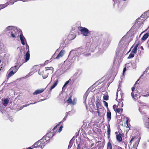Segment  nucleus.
Segmentation results:
<instances>
[{
	"mask_svg": "<svg viewBox=\"0 0 149 149\" xmlns=\"http://www.w3.org/2000/svg\"><path fill=\"white\" fill-rule=\"evenodd\" d=\"M19 38L22 44L24 45L25 44V41L26 42V41L22 33L19 35Z\"/></svg>",
	"mask_w": 149,
	"mask_h": 149,
	"instance_id": "8",
	"label": "nucleus"
},
{
	"mask_svg": "<svg viewBox=\"0 0 149 149\" xmlns=\"http://www.w3.org/2000/svg\"><path fill=\"white\" fill-rule=\"evenodd\" d=\"M141 48L142 49H143V48L142 46H141Z\"/></svg>",
	"mask_w": 149,
	"mask_h": 149,
	"instance_id": "60",
	"label": "nucleus"
},
{
	"mask_svg": "<svg viewBox=\"0 0 149 149\" xmlns=\"http://www.w3.org/2000/svg\"><path fill=\"white\" fill-rule=\"evenodd\" d=\"M88 91H87L84 96L83 99L84 100V103L85 104H86V98L88 95Z\"/></svg>",
	"mask_w": 149,
	"mask_h": 149,
	"instance_id": "13",
	"label": "nucleus"
},
{
	"mask_svg": "<svg viewBox=\"0 0 149 149\" xmlns=\"http://www.w3.org/2000/svg\"><path fill=\"white\" fill-rule=\"evenodd\" d=\"M70 79L68 81H67L65 84V85H67L69 82L70 81Z\"/></svg>",
	"mask_w": 149,
	"mask_h": 149,
	"instance_id": "44",
	"label": "nucleus"
},
{
	"mask_svg": "<svg viewBox=\"0 0 149 149\" xmlns=\"http://www.w3.org/2000/svg\"><path fill=\"white\" fill-rule=\"evenodd\" d=\"M107 117L108 120L109 121L111 119V113L109 110H107Z\"/></svg>",
	"mask_w": 149,
	"mask_h": 149,
	"instance_id": "14",
	"label": "nucleus"
},
{
	"mask_svg": "<svg viewBox=\"0 0 149 149\" xmlns=\"http://www.w3.org/2000/svg\"><path fill=\"white\" fill-rule=\"evenodd\" d=\"M140 18H141L140 17V18H138V19H137L136 20V23L138 22H139V20L140 19Z\"/></svg>",
	"mask_w": 149,
	"mask_h": 149,
	"instance_id": "49",
	"label": "nucleus"
},
{
	"mask_svg": "<svg viewBox=\"0 0 149 149\" xmlns=\"http://www.w3.org/2000/svg\"><path fill=\"white\" fill-rule=\"evenodd\" d=\"M120 108L117 109L116 111L118 113H121L122 112L123 110V109L122 108Z\"/></svg>",
	"mask_w": 149,
	"mask_h": 149,
	"instance_id": "28",
	"label": "nucleus"
},
{
	"mask_svg": "<svg viewBox=\"0 0 149 149\" xmlns=\"http://www.w3.org/2000/svg\"><path fill=\"white\" fill-rule=\"evenodd\" d=\"M25 62H27L30 58L29 52H27L25 55Z\"/></svg>",
	"mask_w": 149,
	"mask_h": 149,
	"instance_id": "18",
	"label": "nucleus"
},
{
	"mask_svg": "<svg viewBox=\"0 0 149 149\" xmlns=\"http://www.w3.org/2000/svg\"><path fill=\"white\" fill-rule=\"evenodd\" d=\"M129 45V43L123 37L119 43V47L120 48H123L124 49H126Z\"/></svg>",
	"mask_w": 149,
	"mask_h": 149,
	"instance_id": "4",
	"label": "nucleus"
},
{
	"mask_svg": "<svg viewBox=\"0 0 149 149\" xmlns=\"http://www.w3.org/2000/svg\"><path fill=\"white\" fill-rule=\"evenodd\" d=\"M67 102L69 104H71L73 105L75 104L76 103L74 100H73V101H72L71 97H70L67 100Z\"/></svg>",
	"mask_w": 149,
	"mask_h": 149,
	"instance_id": "12",
	"label": "nucleus"
},
{
	"mask_svg": "<svg viewBox=\"0 0 149 149\" xmlns=\"http://www.w3.org/2000/svg\"><path fill=\"white\" fill-rule=\"evenodd\" d=\"M59 125H58L56 126L53 129V130H55L56 128H57V127Z\"/></svg>",
	"mask_w": 149,
	"mask_h": 149,
	"instance_id": "48",
	"label": "nucleus"
},
{
	"mask_svg": "<svg viewBox=\"0 0 149 149\" xmlns=\"http://www.w3.org/2000/svg\"><path fill=\"white\" fill-rule=\"evenodd\" d=\"M97 113H98V115L99 116V114H100L99 112V111H98Z\"/></svg>",
	"mask_w": 149,
	"mask_h": 149,
	"instance_id": "61",
	"label": "nucleus"
},
{
	"mask_svg": "<svg viewBox=\"0 0 149 149\" xmlns=\"http://www.w3.org/2000/svg\"><path fill=\"white\" fill-rule=\"evenodd\" d=\"M122 94H121V91L118 89L117 90L116 95L117 96L116 100L118 102V107H122L123 105L122 100Z\"/></svg>",
	"mask_w": 149,
	"mask_h": 149,
	"instance_id": "3",
	"label": "nucleus"
},
{
	"mask_svg": "<svg viewBox=\"0 0 149 149\" xmlns=\"http://www.w3.org/2000/svg\"><path fill=\"white\" fill-rule=\"evenodd\" d=\"M137 49L136 47H134L132 51V52L134 54H135L136 52Z\"/></svg>",
	"mask_w": 149,
	"mask_h": 149,
	"instance_id": "35",
	"label": "nucleus"
},
{
	"mask_svg": "<svg viewBox=\"0 0 149 149\" xmlns=\"http://www.w3.org/2000/svg\"><path fill=\"white\" fill-rule=\"evenodd\" d=\"M134 54L131 53L128 57V58H133L134 56Z\"/></svg>",
	"mask_w": 149,
	"mask_h": 149,
	"instance_id": "34",
	"label": "nucleus"
},
{
	"mask_svg": "<svg viewBox=\"0 0 149 149\" xmlns=\"http://www.w3.org/2000/svg\"><path fill=\"white\" fill-rule=\"evenodd\" d=\"M65 52V50H62L61 51L57 56L56 57V58L58 59L62 57L64 55Z\"/></svg>",
	"mask_w": 149,
	"mask_h": 149,
	"instance_id": "9",
	"label": "nucleus"
},
{
	"mask_svg": "<svg viewBox=\"0 0 149 149\" xmlns=\"http://www.w3.org/2000/svg\"><path fill=\"white\" fill-rule=\"evenodd\" d=\"M3 44L2 43H0V54L1 53V51L3 49Z\"/></svg>",
	"mask_w": 149,
	"mask_h": 149,
	"instance_id": "36",
	"label": "nucleus"
},
{
	"mask_svg": "<svg viewBox=\"0 0 149 149\" xmlns=\"http://www.w3.org/2000/svg\"><path fill=\"white\" fill-rule=\"evenodd\" d=\"M116 138L117 141L118 142H121L122 140L121 134L120 133L116 135Z\"/></svg>",
	"mask_w": 149,
	"mask_h": 149,
	"instance_id": "11",
	"label": "nucleus"
},
{
	"mask_svg": "<svg viewBox=\"0 0 149 149\" xmlns=\"http://www.w3.org/2000/svg\"><path fill=\"white\" fill-rule=\"evenodd\" d=\"M4 32L8 33H10L12 38H16L19 36V33H22L20 30H19L15 27L13 26H8L4 30Z\"/></svg>",
	"mask_w": 149,
	"mask_h": 149,
	"instance_id": "1",
	"label": "nucleus"
},
{
	"mask_svg": "<svg viewBox=\"0 0 149 149\" xmlns=\"http://www.w3.org/2000/svg\"><path fill=\"white\" fill-rule=\"evenodd\" d=\"M107 149H112V146L111 143L109 142L107 145Z\"/></svg>",
	"mask_w": 149,
	"mask_h": 149,
	"instance_id": "32",
	"label": "nucleus"
},
{
	"mask_svg": "<svg viewBox=\"0 0 149 149\" xmlns=\"http://www.w3.org/2000/svg\"><path fill=\"white\" fill-rule=\"evenodd\" d=\"M107 135L108 137H109L110 136V132H111V130L110 128V127L109 125V126L107 127Z\"/></svg>",
	"mask_w": 149,
	"mask_h": 149,
	"instance_id": "25",
	"label": "nucleus"
},
{
	"mask_svg": "<svg viewBox=\"0 0 149 149\" xmlns=\"http://www.w3.org/2000/svg\"><path fill=\"white\" fill-rule=\"evenodd\" d=\"M69 114V112H68L66 113V117Z\"/></svg>",
	"mask_w": 149,
	"mask_h": 149,
	"instance_id": "50",
	"label": "nucleus"
},
{
	"mask_svg": "<svg viewBox=\"0 0 149 149\" xmlns=\"http://www.w3.org/2000/svg\"><path fill=\"white\" fill-rule=\"evenodd\" d=\"M2 101L3 102V104L4 106H6L9 101V100L8 99H2Z\"/></svg>",
	"mask_w": 149,
	"mask_h": 149,
	"instance_id": "20",
	"label": "nucleus"
},
{
	"mask_svg": "<svg viewBox=\"0 0 149 149\" xmlns=\"http://www.w3.org/2000/svg\"><path fill=\"white\" fill-rule=\"evenodd\" d=\"M100 100L99 99H97L96 100V105L97 108V110H98L99 108V107L100 106Z\"/></svg>",
	"mask_w": 149,
	"mask_h": 149,
	"instance_id": "16",
	"label": "nucleus"
},
{
	"mask_svg": "<svg viewBox=\"0 0 149 149\" xmlns=\"http://www.w3.org/2000/svg\"><path fill=\"white\" fill-rule=\"evenodd\" d=\"M131 95H132V97L133 98H134V99H135V97H136V95H134V93L133 92H132L131 93Z\"/></svg>",
	"mask_w": 149,
	"mask_h": 149,
	"instance_id": "42",
	"label": "nucleus"
},
{
	"mask_svg": "<svg viewBox=\"0 0 149 149\" xmlns=\"http://www.w3.org/2000/svg\"><path fill=\"white\" fill-rule=\"evenodd\" d=\"M126 71V68L125 67L124 68L123 70V75H124L125 74V72Z\"/></svg>",
	"mask_w": 149,
	"mask_h": 149,
	"instance_id": "40",
	"label": "nucleus"
},
{
	"mask_svg": "<svg viewBox=\"0 0 149 149\" xmlns=\"http://www.w3.org/2000/svg\"><path fill=\"white\" fill-rule=\"evenodd\" d=\"M134 89H135L134 87H133L132 88V91H134Z\"/></svg>",
	"mask_w": 149,
	"mask_h": 149,
	"instance_id": "53",
	"label": "nucleus"
},
{
	"mask_svg": "<svg viewBox=\"0 0 149 149\" xmlns=\"http://www.w3.org/2000/svg\"><path fill=\"white\" fill-rule=\"evenodd\" d=\"M46 68L47 69L45 70L42 76L43 78L44 79L47 77L49 72L52 73L53 72V68L52 67H51L50 68L49 67H46Z\"/></svg>",
	"mask_w": 149,
	"mask_h": 149,
	"instance_id": "6",
	"label": "nucleus"
},
{
	"mask_svg": "<svg viewBox=\"0 0 149 149\" xmlns=\"http://www.w3.org/2000/svg\"><path fill=\"white\" fill-rule=\"evenodd\" d=\"M114 1V4L115 3V1L114 0H113Z\"/></svg>",
	"mask_w": 149,
	"mask_h": 149,
	"instance_id": "62",
	"label": "nucleus"
},
{
	"mask_svg": "<svg viewBox=\"0 0 149 149\" xmlns=\"http://www.w3.org/2000/svg\"><path fill=\"white\" fill-rule=\"evenodd\" d=\"M34 68L33 67L31 69V72L26 75V77H29V76H30L31 75V74L33 72H34Z\"/></svg>",
	"mask_w": 149,
	"mask_h": 149,
	"instance_id": "27",
	"label": "nucleus"
},
{
	"mask_svg": "<svg viewBox=\"0 0 149 149\" xmlns=\"http://www.w3.org/2000/svg\"><path fill=\"white\" fill-rule=\"evenodd\" d=\"M45 100V99H44V100H42H42H40V101H43V100Z\"/></svg>",
	"mask_w": 149,
	"mask_h": 149,
	"instance_id": "63",
	"label": "nucleus"
},
{
	"mask_svg": "<svg viewBox=\"0 0 149 149\" xmlns=\"http://www.w3.org/2000/svg\"><path fill=\"white\" fill-rule=\"evenodd\" d=\"M45 90L44 88H42L41 89H38L36 90L33 93V95H37L38 94L41 93L43 92Z\"/></svg>",
	"mask_w": 149,
	"mask_h": 149,
	"instance_id": "10",
	"label": "nucleus"
},
{
	"mask_svg": "<svg viewBox=\"0 0 149 149\" xmlns=\"http://www.w3.org/2000/svg\"><path fill=\"white\" fill-rule=\"evenodd\" d=\"M18 68L19 67H17V65H15V66L12 67L10 70L11 71L14 72H14V73H15L17 71Z\"/></svg>",
	"mask_w": 149,
	"mask_h": 149,
	"instance_id": "17",
	"label": "nucleus"
},
{
	"mask_svg": "<svg viewBox=\"0 0 149 149\" xmlns=\"http://www.w3.org/2000/svg\"><path fill=\"white\" fill-rule=\"evenodd\" d=\"M45 71L42 70H40L38 71V74L40 75H42L43 76V74H44Z\"/></svg>",
	"mask_w": 149,
	"mask_h": 149,
	"instance_id": "30",
	"label": "nucleus"
},
{
	"mask_svg": "<svg viewBox=\"0 0 149 149\" xmlns=\"http://www.w3.org/2000/svg\"><path fill=\"white\" fill-rule=\"evenodd\" d=\"M142 96L145 97H148L149 96V93H147L146 95H143Z\"/></svg>",
	"mask_w": 149,
	"mask_h": 149,
	"instance_id": "46",
	"label": "nucleus"
},
{
	"mask_svg": "<svg viewBox=\"0 0 149 149\" xmlns=\"http://www.w3.org/2000/svg\"><path fill=\"white\" fill-rule=\"evenodd\" d=\"M135 137H133L131 139L130 143H131L132 141L135 138Z\"/></svg>",
	"mask_w": 149,
	"mask_h": 149,
	"instance_id": "47",
	"label": "nucleus"
},
{
	"mask_svg": "<svg viewBox=\"0 0 149 149\" xmlns=\"http://www.w3.org/2000/svg\"><path fill=\"white\" fill-rule=\"evenodd\" d=\"M67 117H66V116H65V117L63 119V121H65L67 118Z\"/></svg>",
	"mask_w": 149,
	"mask_h": 149,
	"instance_id": "51",
	"label": "nucleus"
},
{
	"mask_svg": "<svg viewBox=\"0 0 149 149\" xmlns=\"http://www.w3.org/2000/svg\"><path fill=\"white\" fill-rule=\"evenodd\" d=\"M116 105H114L113 106V107L114 109V110H115V108H116Z\"/></svg>",
	"mask_w": 149,
	"mask_h": 149,
	"instance_id": "54",
	"label": "nucleus"
},
{
	"mask_svg": "<svg viewBox=\"0 0 149 149\" xmlns=\"http://www.w3.org/2000/svg\"><path fill=\"white\" fill-rule=\"evenodd\" d=\"M138 44H136V45H135V46L134 47H136V48L137 49V47H138Z\"/></svg>",
	"mask_w": 149,
	"mask_h": 149,
	"instance_id": "55",
	"label": "nucleus"
},
{
	"mask_svg": "<svg viewBox=\"0 0 149 149\" xmlns=\"http://www.w3.org/2000/svg\"><path fill=\"white\" fill-rule=\"evenodd\" d=\"M12 119L11 118H10V120L11 121H12Z\"/></svg>",
	"mask_w": 149,
	"mask_h": 149,
	"instance_id": "58",
	"label": "nucleus"
},
{
	"mask_svg": "<svg viewBox=\"0 0 149 149\" xmlns=\"http://www.w3.org/2000/svg\"><path fill=\"white\" fill-rule=\"evenodd\" d=\"M103 99L104 100H107L109 99V96L108 95H105L103 96Z\"/></svg>",
	"mask_w": 149,
	"mask_h": 149,
	"instance_id": "33",
	"label": "nucleus"
},
{
	"mask_svg": "<svg viewBox=\"0 0 149 149\" xmlns=\"http://www.w3.org/2000/svg\"><path fill=\"white\" fill-rule=\"evenodd\" d=\"M66 86V85H65V84H64V85H63V88H62V89H63V88H64L65 87V86Z\"/></svg>",
	"mask_w": 149,
	"mask_h": 149,
	"instance_id": "57",
	"label": "nucleus"
},
{
	"mask_svg": "<svg viewBox=\"0 0 149 149\" xmlns=\"http://www.w3.org/2000/svg\"><path fill=\"white\" fill-rule=\"evenodd\" d=\"M9 4L8 2H7L6 3L3 5H0V10L2 9H3Z\"/></svg>",
	"mask_w": 149,
	"mask_h": 149,
	"instance_id": "21",
	"label": "nucleus"
},
{
	"mask_svg": "<svg viewBox=\"0 0 149 149\" xmlns=\"http://www.w3.org/2000/svg\"><path fill=\"white\" fill-rule=\"evenodd\" d=\"M77 149H83V148L81 147L80 144H79L77 147Z\"/></svg>",
	"mask_w": 149,
	"mask_h": 149,
	"instance_id": "45",
	"label": "nucleus"
},
{
	"mask_svg": "<svg viewBox=\"0 0 149 149\" xmlns=\"http://www.w3.org/2000/svg\"><path fill=\"white\" fill-rule=\"evenodd\" d=\"M60 128H62H62L63 127V126L62 125H61L60 127Z\"/></svg>",
	"mask_w": 149,
	"mask_h": 149,
	"instance_id": "59",
	"label": "nucleus"
},
{
	"mask_svg": "<svg viewBox=\"0 0 149 149\" xmlns=\"http://www.w3.org/2000/svg\"><path fill=\"white\" fill-rule=\"evenodd\" d=\"M26 49H28V51L27 52H29V47L27 44L26 43Z\"/></svg>",
	"mask_w": 149,
	"mask_h": 149,
	"instance_id": "37",
	"label": "nucleus"
},
{
	"mask_svg": "<svg viewBox=\"0 0 149 149\" xmlns=\"http://www.w3.org/2000/svg\"><path fill=\"white\" fill-rule=\"evenodd\" d=\"M72 144V141L70 140L69 143V145L68 146V148H70L71 147Z\"/></svg>",
	"mask_w": 149,
	"mask_h": 149,
	"instance_id": "39",
	"label": "nucleus"
},
{
	"mask_svg": "<svg viewBox=\"0 0 149 149\" xmlns=\"http://www.w3.org/2000/svg\"><path fill=\"white\" fill-rule=\"evenodd\" d=\"M13 71H11L9 73L7 76V78H9L11 77L15 73L13 72Z\"/></svg>",
	"mask_w": 149,
	"mask_h": 149,
	"instance_id": "29",
	"label": "nucleus"
},
{
	"mask_svg": "<svg viewBox=\"0 0 149 149\" xmlns=\"http://www.w3.org/2000/svg\"><path fill=\"white\" fill-rule=\"evenodd\" d=\"M148 13V12H145L144 14L141 15L140 16L141 18H144L146 17L147 16V14Z\"/></svg>",
	"mask_w": 149,
	"mask_h": 149,
	"instance_id": "31",
	"label": "nucleus"
},
{
	"mask_svg": "<svg viewBox=\"0 0 149 149\" xmlns=\"http://www.w3.org/2000/svg\"><path fill=\"white\" fill-rule=\"evenodd\" d=\"M126 118V119H127V120L126 121V125L127 126H128V123L129 118L127 117Z\"/></svg>",
	"mask_w": 149,
	"mask_h": 149,
	"instance_id": "43",
	"label": "nucleus"
},
{
	"mask_svg": "<svg viewBox=\"0 0 149 149\" xmlns=\"http://www.w3.org/2000/svg\"><path fill=\"white\" fill-rule=\"evenodd\" d=\"M140 139V137H139L137 140L136 141L135 143L134 144L133 146V148H137L139 143V141Z\"/></svg>",
	"mask_w": 149,
	"mask_h": 149,
	"instance_id": "15",
	"label": "nucleus"
},
{
	"mask_svg": "<svg viewBox=\"0 0 149 149\" xmlns=\"http://www.w3.org/2000/svg\"><path fill=\"white\" fill-rule=\"evenodd\" d=\"M46 144L45 141L43 140V139H41L39 140L38 141L35 143L32 146L33 148L34 147H40L41 149H42Z\"/></svg>",
	"mask_w": 149,
	"mask_h": 149,
	"instance_id": "5",
	"label": "nucleus"
},
{
	"mask_svg": "<svg viewBox=\"0 0 149 149\" xmlns=\"http://www.w3.org/2000/svg\"><path fill=\"white\" fill-rule=\"evenodd\" d=\"M42 139H43V140L45 141L46 143L47 144L49 142V141L50 138L47 136H46V135L44 136Z\"/></svg>",
	"mask_w": 149,
	"mask_h": 149,
	"instance_id": "19",
	"label": "nucleus"
},
{
	"mask_svg": "<svg viewBox=\"0 0 149 149\" xmlns=\"http://www.w3.org/2000/svg\"><path fill=\"white\" fill-rule=\"evenodd\" d=\"M26 149H32V148H31V147H30Z\"/></svg>",
	"mask_w": 149,
	"mask_h": 149,
	"instance_id": "56",
	"label": "nucleus"
},
{
	"mask_svg": "<svg viewBox=\"0 0 149 149\" xmlns=\"http://www.w3.org/2000/svg\"><path fill=\"white\" fill-rule=\"evenodd\" d=\"M46 135V136L49 137L50 139L52 138L54 135L53 133L52 132L48 133Z\"/></svg>",
	"mask_w": 149,
	"mask_h": 149,
	"instance_id": "26",
	"label": "nucleus"
},
{
	"mask_svg": "<svg viewBox=\"0 0 149 149\" xmlns=\"http://www.w3.org/2000/svg\"><path fill=\"white\" fill-rule=\"evenodd\" d=\"M80 31L81 34L85 36H88L89 33L88 30L85 27L83 28V27H81V28Z\"/></svg>",
	"mask_w": 149,
	"mask_h": 149,
	"instance_id": "7",
	"label": "nucleus"
},
{
	"mask_svg": "<svg viewBox=\"0 0 149 149\" xmlns=\"http://www.w3.org/2000/svg\"><path fill=\"white\" fill-rule=\"evenodd\" d=\"M103 102L104 104V106L106 107H108V103L107 102H106V101H103Z\"/></svg>",
	"mask_w": 149,
	"mask_h": 149,
	"instance_id": "41",
	"label": "nucleus"
},
{
	"mask_svg": "<svg viewBox=\"0 0 149 149\" xmlns=\"http://www.w3.org/2000/svg\"><path fill=\"white\" fill-rule=\"evenodd\" d=\"M149 36V34L147 33L145 34L141 38V40H146L148 37Z\"/></svg>",
	"mask_w": 149,
	"mask_h": 149,
	"instance_id": "22",
	"label": "nucleus"
},
{
	"mask_svg": "<svg viewBox=\"0 0 149 149\" xmlns=\"http://www.w3.org/2000/svg\"><path fill=\"white\" fill-rule=\"evenodd\" d=\"M132 148H133V149H137V148H133V147H132Z\"/></svg>",
	"mask_w": 149,
	"mask_h": 149,
	"instance_id": "64",
	"label": "nucleus"
},
{
	"mask_svg": "<svg viewBox=\"0 0 149 149\" xmlns=\"http://www.w3.org/2000/svg\"><path fill=\"white\" fill-rule=\"evenodd\" d=\"M37 102H34L33 103H30L29 104H28L25 105L23 106V107H27V106H29V105H30V104H36V103Z\"/></svg>",
	"mask_w": 149,
	"mask_h": 149,
	"instance_id": "38",
	"label": "nucleus"
},
{
	"mask_svg": "<svg viewBox=\"0 0 149 149\" xmlns=\"http://www.w3.org/2000/svg\"><path fill=\"white\" fill-rule=\"evenodd\" d=\"M87 51L88 50L86 49V48H79L77 51L72 50L70 52V55L72 53L75 54V56H74V57H75L76 56L84 54V55L86 56H90L91 54L89 53L85 54Z\"/></svg>",
	"mask_w": 149,
	"mask_h": 149,
	"instance_id": "2",
	"label": "nucleus"
},
{
	"mask_svg": "<svg viewBox=\"0 0 149 149\" xmlns=\"http://www.w3.org/2000/svg\"><path fill=\"white\" fill-rule=\"evenodd\" d=\"M62 128H60H60H59V130H58V132H60L61 131V130H62Z\"/></svg>",
	"mask_w": 149,
	"mask_h": 149,
	"instance_id": "52",
	"label": "nucleus"
},
{
	"mask_svg": "<svg viewBox=\"0 0 149 149\" xmlns=\"http://www.w3.org/2000/svg\"><path fill=\"white\" fill-rule=\"evenodd\" d=\"M19 1V0H8L7 2H8L9 3L11 4H13L15 2Z\"/></svg>",
	"mask_w": 149,
	"mask_h": 149,
	"instance_id": "24",
	"label": "nucleus"
},
{
	"mask_svg": "<svg viewBox=\"0 0 149 149\" xmlns=\"http://www.w3.org/2000/svg\"><path fill=\"white\" fill-rule=\"evenodd\" d=\"M58 80H57L56 81L54 84L51 87L50 91H51L52 89L54 88L57 85Z\"/></svg>",
	"mask_w": 149,
	"mask_h": 149,
	"instance_id": "23",
	"label": "nucleus"
}]
</instances>
